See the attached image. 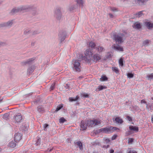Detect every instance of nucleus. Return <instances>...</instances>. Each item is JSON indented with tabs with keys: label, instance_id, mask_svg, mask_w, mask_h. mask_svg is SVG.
<instances>
[{
	"label": "nucleus",
	"instance_id": "obj_1",
	"mask_svg": "<svg viewBox=\"0 0 153 153\" xmlns=\"http://www.w3.org/2000/svg\"><path fill=\"white\" fill-rule=\"evenodd\" d=\"M25 12L31 11V13L33 16L38 15L39 13L38 9L34 5L25 6Z\"/></svg>",
	"mask_w": 153,
	"mask_h": 153
},
{
	"label": "nucleus",
	"instance_id": "obj_2",
	"mask_svg": "<svg viewBox=\"0 0 153 153\" xmlns=\"http://www.w3.org/2000/svg\"><path fill=\"white\" fill-rule=\"evenodd\" d=\"M86 121V123L89 127H93L101 123L100 121L95 119L92 120H88Z\"/></svg>",
	"mask_w": 153,
	"mask_h": 153
},
{
	"label": "nucleus",
	"instance_id": "obj_3",
	"mask_svg": "<svg viewBox=\"0 0 153 153\" xmlns=\"http://www.w3.org/2000/svg\"><path fill=\"white\" fill-rule=\"evenodd\" d=\"M73 66V69L74 71L77 72H80V63L79 60H73L72 61Z\"/></svg>",
	"mask_w": 153,
	"mask_h": 153
},
{
	"label": "nucleus",
	"instance_id": "obj_4",
	"mask_svg": "<svg viewBox=\"0 0 153 153\" xmlns=\"http://www.w3.org/2000/svg\"><path fill=\"white\" fill-rule=\"evenodd\" d=\"M25 6L20 7H15L11 10L10 13L12 15H14L17 13L21 12L22 11L25 12Z\"/></svg>",
	"mask_w": 153,
	"mask_h": 153
},
{
	"label": "nucleus",
	"instance_id": "obj_5",
	"mask_svg": "<svg viewBox=\"0 0 153 153\" xmlns=\"http://www.w3.org/2000/svg\"><path fill=\"white\" fill-rule=\"evenodd\" d=\"M62 15L61 10L59 8H56L54 11V17L57 20H60L61 19Z\"/></svg>",
	"mask_w": 153,
	"mask_h": 153
},
{
	"label": "nucleus",
	"instance_id": "obj_6",
	"mask_svg": "<svg viewBox=\"0 0 153 153\" xmlns=\"http://www.w3.org/2000/svg\"><path fill=\"white\" fill-rule=\"evenodd\" d=\"M66 35V33L65 31L62 30L59 32L58 36L61 43H62L65 40Z\"/></svg>",
	"mask_w": 153,
	"mask_h": 153
},
{
	"label": "nucleus",
	"instance_id": "obj_7",
	"mask_svg": "<svg viewBox=\"0 0 153 153\" xmlns=\"http://www.w3.org/2000/svg\"><path fill=\"white\" fill-rule=\"evenodd\" d=\"M13 24V20L9 21L7 22H2L0 24V27H10Z\"/></svg>",
	"mask_w": 153,
	"mask_h": 153
},
{
	"label": "nucleus",
	"instance_id": "obj_8",
	"mask_svg": "<svg viewBox=\"0 0 153 153\" xmlns=\"http://www.w3.org/2000/svg\"><path fill=\"white\" fill-rule=\"evenodd\" d=\"M35 59V58L33 57L30 58L26 61L21 62V64L22 66H24L27 64L30 65L33 63V61Z\"/></svg>",
	"mask_w": 153,
	"mask_h": 153
},
{
	"label": "nucleus",
	"instance_id": "obj_9",
	"mask_svg": "<svg viewBox=\"0 0 153 153\" xmlns=\"http://www.w3.org/2000/svg\"><path fill=\"white\" fill-rule=\"evenodd\" d=\"M114 39L117 42H118L120 44L123 42L122 37L117 35H114Z\"/></svg>",
	"mask_w": 153,
	"mask_h": 153
},
{
	"label": "nucleus",
	"instance_id": "obj_10",
	"mask_svg": "<svg viewBox=\"0 0 153 153\" xmlns=\"http://www.w3.org/2000/svg\"><path fill=\"white\" fill-rule=\"evenodd\" d=\"M14 121L16 122L19 123L22 120V115L19 114L18 113V114L15 115L14 117Z\"/></svg>",
	"mask_w": 153,
	"mask_h": 153
},
{
	"label": "nucleus",
	"instance_id": "obj_11",
	"mask_svg": "<svg viewBox=\"0 0 153 153\" xmlns=\"http://www.w3.org/2000/svg\"><path fill=\"white\" fill-rule=\"evenodd\" d=\"M22 134L19 132L15 134L14 137V141L16 142H17L21 139Z\"/></svg>",
	"mask_w": 153,
	"mask_h": 153
},
{
	"label": "nucleus",
	"instance_id": "obj_12",
	"mask_svg": "<svg viewBox=\"0 0 153 153\" xmlns=\"http://www.w3.org/2000/svg\"><path fill=\"white\" fill-rule=\"evenodd\" d=\"M80 125L81 129L82 130H85L87 128V126H88V124L86 123V121L85 122L84 121L81 122Z\"/></svg>",
	"mask_w": 153,
	"mask_h": 153
},
{
	"label": "nucleus",
	"instance_id": "obj_13",
	"mask_svg": "<svg viewBox=\"0 0 153 153\" xmlns=\"http://www.w3.org/2000/svg\"><path fill=\"white\" fill-rule=\"evenodd\" d=\"M100 132H102L105 133H110V128H102L99 129Z\"/></svg>",
	"mask_w": 153,
	"mask_h": 153
},
{
	"label": "nucleus",
	"instance_id": "obj_14",
	"mask_svg": "<svg viewBox=\"0 0 153 153\" xmlns=\"http://www.w3.org/2000/svg\"><path fill=\"white\" fill-rule=\"evenodd\" d=\"M144 25L149 29H151L153 28V24L150 22H144Z\"/></svg>",
	"mask_w": 153,
	"mask_h": 153
},
{
	"label": "nucleus",
	"instance_id": "obj_15",
	"mask_svg": "<svg viewBox=\"0 0 153 153\" xmlns=\"http://www.w3.org/2000/svg\"><path fill=\"white\" fill-rule=\"evenodd\" d=\"M35 69V67L34 65H32L30 66L27 69V72L29 74H31L33 71Z\"/></svg>",
	"mask_w": 153,
	"mask_h": 153
},
{
	"label": "nucleus",
	"instance_id": "obj_16",
	"mask_svg": "<svg viewBox=\"0 0 153 153\" xmlns=\"http://www.w3.org/2000/svg\"><path fill=\"white\" fill-rule=\"evenodd\" d=\"M93 57L94 61L96 62L101 59L100 56L98 54H94L93 56Z\"/></svg>",
	"mask_w": 153,
	"mask_h": 153
},
{
	"label": "nucleus",
	"instance_id": "obj_17",
	"mask_svg": "<svg viewBox=\"0 0 153 153\" xmlns=\"http://www.w3.org/2000/svg\"><path fill=\"white\" fill-rule=\"evenodd\" d=\"M81 58L82 60H84L85 62L89 63L91 62L92 57H86L85 56H81Z\"/></svg>",
	"mask_w": 153,
	"mask_h": 153
},
{
	"label": "nucleus",
	"instance_id": "obj_18",
	"mask_svg": "<svg viewBox=\"0 0 153 153\" xmlns=\"http://www.w3.org/2000/svg\"><path fill=\"white\" fill-rule=\"evenodd\" d=\"M133 27L135 29H139L141 28V26L140 23L136 22L134 24Z\"/></svg>",
	"mask_w": 153,
	"mask_h": 153
},
{
	"label": "nucleus",
	"instance_id": "obj_19",
	"mask_svg": "<svg viewBox=\"0 0 153 153\" xmlns=\"http://www.w3.org/2000/svg\"><path fill=\"white\" fill-rule=\"evenodd\" d=\"M135 2L136 4L140 5H143L146 2L145 0H135Z\"/></svg>",
	"mask_w": 153,
	"mask_h": 153
},
{
	"label": "nucleus",
	"instance_id": "obj_20",
	"mask_svg": "<svg viewBox=\"0 0 153 153\" xmlns=\"http://www.w3.org/2000/svg\"><path fill=\"white\" fill-rule=\"evenodd\" d=\"M114 121H115L116 123L118 124H122L123 122V120L120 118L119 117H116Z\"/></svg>",
	"mask_w": 153,
	"mask_h": 153
},
{
	"label": "nucleus",
	"instance_id": "obj_21",
	"mask_svg": "<svg viewBox=\"0 0 153 153\" xmlns=\"http://www.w3.org/2000/svg\"><path fill=\"white\" fill-rule=\"evenodd\" d=\"M92 53L89 50V49L87 50L85 52V55L87 57H92Z\"/></svg>",
	"mask_w": 153,
	"mask_h": 153
},
{
	"label": "nucleus",
	"instance_id": "obj_22",
	"mask_svg": "<svg viewBox=\"0 0 153 153\" xmlns=\"http://www.w3.org/2000/svg\"><path fill=\"white\" fill-rule=\"evenodd\" d=\"M143 11H140L138 13H136L134 15V17L132 18L134 19L135 18H139L140 17L143 15L142 13Z\"/></svg>",
	"mask_w": 153,
	"mask_h": 153
},
{
	"label": "nucleus",
	"instance_id": "obj_23",
	"mask_svg": "<svg viewBox=\"0 0 153 153\" xmlns=\"http://www.w3.org/2000/svg\"><path fill=\"white\" fill-rule=\"evenodd\" d=\"M129 128L130 130H132L137 132L138 131V128L136 126H129Z\"/></svg>",
	"mask_w": 153,
	"mask_h": 153
},
{
	"label": "nucleus",
	"instance_id": "obj_24",
	"mask_svg": "<svg viewBox=\"0 0 153 153\" xmlns=\"http://www.w3.org/2000/svg\"><path fill=\"white\" fill-rule=\"evenodd\" d=\"M95 49H96V50H97L98 52L100 53L102 52L104 50V48L101 46H99L98 48L96 47Z\"/></svg>",
	"mask_w": 153,
	"mask_h": 153
},
{
	"label": "nucleus",
	"instance_id": "obj_25",
	"mask_svg": "<svg viewBox=\"0 0 153 153\" xmlns=\"http://www.w3.org/2000/svg\"><path fill=\"white\" fill-rule=\"evenodd\" d=\"M79 99V97L77 96L76 97H69V101L70 102L75 101Z\"/></svg>",
	"mask_w": 153,
	"mask_h": 153
},
{
	"label": "nucleus",
	"instance_id": "obj_26",
	"mask_svg": "<svg viewBox=\"0 0 153 153\" xmlns=\"http://www.w3.org/2000/svg\"><path fill=\"white\" fill-rule=\"evenodd\" d=\"M9 146L10 147L13 148L16 146V144L14 141H12L9 143Z\"/></svg>",
	"mask_w": 153,
	"mask_h": 153
},
{
	"label": "nucleus",
	"instance_id": "obj_27",
	"mask_svg": "<svg viewBox=\"0 0 153 153\" xmlns=\"http://www.w3.org/2000/svg\"><path fill=\"white\" fill-rule=\"evenodd\" d=\"M89 46L91 47L92 49H95V44L92 41L90 42L89 44Z\"/></svg>",
	"mask_w": 153,
	"mask_h": 153
},
{
	"label": "nucleus",
	"instance_id": "obj_28",
	"mask_svg": "<svg viewBox=\"0 0 153 153\" xmlns=\"http://www.w3.org/2000/svg\"><path fill=\"white\" fill-rule=\"evenodd\" d=\"M37 110L39 112H42L44 111V109L42 105H39L38 106Z\"/></svg>",
	"mask_w": 153,
	"mask_h": 153
},
{
	"label": "nucleus",
	"instance_id": "obj_29",
	"mask_svg": "<svg viewBox=\"0 0 153 153\" xmlns=\"http://www.w3.org/2000/svg\"><path fill=\"white\" fill-rule=\"evenodd\" d=\"M77 145L79 146V149L82 150L83 149L82 145V143L80 141H78L76 143Z\"/></svg>",
	"mask_w": 153,
	"mask_h": 153
},
{
	"label": "nucleus",
	"instance_id": "obj_30",
	"mask_svg": "<svg viewBox=\"0 0 153 153\" xmlns=\"http://www.w3.org/2000/svg\"><path fill=\"white\" fill-rule=\"evenodd\" d=\"M108 79V78L105 76H102L100 78V81H107Z\"/></svg>",
	"mask_w": 153,
	"mask_h": 153
},
{
	"label": "nucleus",
	"instance_id": "obj_31",
	"mask_svg": "<svg viewBox=\"0 0 153 153\" xmlns=\"http://www.w3.org/2000/svg\"><path fill=\"white\" fill-rule=\"evenodd\" d=\"M112 69L113 71L115 72L116 74H117L119 73V70L117 67H112Z\"/></svg>",
	"mask_w": 153,
	"mask_h": 153
},
{
	"label": "nucleus",
	"instance_id": "obj_32",
	"mask_svg": "<svg viewBox=\"0 0 153 153\" xmlns=\"http://www.w3.org/2000/svg\"><path fill=\"white\" fill-rule=\"evenodd\" d=\"M146 78L148 79L151 80L153 79V73L147 75Z\"/></svg>",
	"mask_w": 153,
	"mask_h": 153
},
{
	"label": "nucleus",
	"instance_id": "obj_33",
	"mask_svg": "<svg viewBox=\"0 0 153 153\" xmlns=\"http://www.w3.org/2000/svg\"><path fill=\"white\" fill-rule=\"evenodd\" d=\"M109 128L111 133L117 130V129H118V130H119V128H117L116 127L110 126L109 127Z\"/></svg>",
	"mask_w": 153,
	"mask_h": 153
},
{
	"label": "nucleus",
	"instance_id": "obj_34",
	"mask_svg": "<svg viewBox=\"0 0 153 153\" xmlns=\"http://www.w3.org/2000/svg\"><path fill=\"white\" fill-rule=\"evenodd\" d=\"M106 88L107 87L105 86L100 85L98 87V89L99 91Z\"/></svg>",
	"mask_w": 153,
	"mask_h": 153
},
{
	"label": "nucleus",
	"instance_id": "obj_35",
	"mask_svg": "<svg viewBox=\"0 0 153 153\" xmlns=\"http://www.w3.org/2000/svg\"><path fill=\"white\" fill-rule=\"evenodd\" d=\"M9 115L8 114L6 113L4 114L2 118L4 119L7 120L9 119Z\"/></svg>",
	"mask_w": 153,
	"mask_h": 153
},
{
	"label": "nucleus",
	"instance_id": "obj_36",
	"mask_svg": "<svg viewBox=\"0 0 153 153\" xmlns=\"http://www.w3.org/2000/svg\"><path fill=\"white\" fill-rule=\"evenodd\" d=\"M149 43V40H146L143 42V45L144 46H148Z\"/></svg>",
	"mask_w": 153,
	"mask_h": 153
},
{
	"label": "nucleus",
	"instance_id": "obj_37",
	"mask_svg": "<svg viewBox=\"0 0 153 153\" xmlns=\"http://www.w3.org/2000/svg\"><path fill=\"white\" fill-rule=\"evenodd\" d=\"M119 63L120 66L122 67L123 66L124 64L123 58H121L119 59Z\"/></svg>",
	"mask_w": 153,
	"mask_h": 153
},
{
	"label": "nucleus",
	"instance_id": "obj_38",
	"mask_svg": "<svg viewBox=\"0 0 153 153\" xmlns=\"http://www.w3.org/2000/svg\"><path fill=\"white\" fill-rule=\"evenodd\" d=\"M63 107V105L62 104H60L57 106V107L56 108V110H55V111H57L59 110H60L61 108H62Z\"/></svg>",
	"mask_w": 153,
	"mask_h": 153
},
{
	"label": "nucleus",
	"instance_id": "obj_39",
	"mask_svg": "<svg viewBox=\"0 0 153 153\" xmlns=\"http://www.w3.org/2000/svg\"><path fill=\"white\" fill-rule=\"evenodd\" d=\"M77 4H78L80 6H82L83 2L82 0H76Z\"/></svg>",
	"mask_w": 153,
	"mask_h": 153
},
{
	"label": "nucleus",
	"instance_id": "obj_40",
	"mask_svg": "<svg viewBox=\"0 0 153 153\" xmlns=\"http://www.w3.org/2000/svg\"><path fill=\"white\" fill-rule=\"evenodd\" d=\"M66 121V120L63 117H61L59 120V122L61 123H63Z\"/></svg>",
	"mask_w": 153,
	"mask_h": 153
},
{
	"label": "nucleus",
	"instance_id": "obj_41",
	"mask_svg": "<svg viewBox=\"0 0 153 153\" xmlns=\"http://www.w3.org/2000/svg\"><path fill=\"white\" fill-rule=\"evenodd\" d=\"M127 34V33L126 32L124 31V32L123 33H120V36L122 37V38H126L125 36Z\"/></svg>",
	"mask_w": 153,
	"mask_h": 153
},
{
	"label": "nucleus",
	"instance_id": "obj_42",
	"mask_svg": "<svg viewBox=\"0 0 153 153\" xmlns=\"http://www.w3.org/2000/svg\"><path fill=\"white\" fill-rule=\"evenodd\" d=\"M55 83H53L51 85V87L50 88V90H53L55 88Z\"/></svg>",
	"mask_w": 153,
	"mask_h": 153
},
{
	"label": "nucleus",
	"instance_id": "obj_43",
	"mask_svg": "<svg viewBox=\"0 0 153 153\" xmlns=\"http://www.w3.org/2000/svg\"><path fill=\"white\" fill-rule=\"evenodd\" d=\"M76 6L75 5H73L70 7L69 8V10L70 11H71L74 10L76 7Z\"/></svg>",
	"mask_w": 153,
	"mask_h": 153
},
{
	"label": "nucleus",
	"instance_id": "obj_44",
	"mask_svg": "<svg viewBox=\"0 0 153 153\" xmlns=\"http://www.w3.org/2000/svg\"><path fill=\"white\" fill-rule=\"evenodd\" d=\"M41 139L40 138L38 137L36 141V146H38L40 144Z\"/></svg>",
	"mask_w": 153,
	"mask_h": 153
},
{
	"label": "nucleus",
	"instance_id": "obj_45",
	"mask_svg": "<svg viewBox=\"0 0 153 153\" xmlns=\"http://www.w3.org/2000/svg\"><path fill=\"white\" fill-rule=\"evenodd\" d=\"M114 48L117 50H118L120 51H123V49L122 47L115 46Z\"/></svg>",
	"mask_w": 153,
	"mask_h": 153
},
{
	"label": "nucleus",
	"instance_id": "obj_46",
	"mask_svg": "<svg viewBox=\"0 0 153 153\" xmlns=\"http://www.w3.org/2000/svg\"><path fill=\"white\" fill-rule=\"evenodd\" d=\"M82 97L85 98H88L89 97V95L87 94L82 93L81 94Z\"/></svg>",
	"mask_w": 153,
	"mask_h": 153
},
{
	"label": "nucleus",
	"instance_id": "obj_47",
	"mask_svg": "<svg viewBox=\"0 0 153 153\" xmlns=\"http://www.w3.org/2000/svg\"><path fill=\"white\" fill-rule=\"evenodd\" d=\"M127 76L129 78H131L133 77L134 75L132 73H129L127 74Z\"/></svg>",
	"mask_w": 153,
	"mask_h": 153
},
{
	"label": "nucleus",
	"instance_id": "obj_48",
	"mask_svg": "<svg viewBox=\"0 0 153 153\" xmlns=\"http://www.w3.org/2000/svg\"><path fill=\"white\" fill-rule=\"evenodd\" d=\"M30 33V30L29 29L26 30L24 31V34H27Z\"/></svg>",
	"mask_w": 153,
	"mask_h": 153
},
{
	"label": "nucleus",
	"instance_id": "obj_49",
	"mask_svg": "<svg viewBox=\"0 0 153 153\" xmlns=\"http://www.w3.org/2000/svg\"><path fill=\"white\" fill-rule=\"evenodd\" d=\"M48 125L47 124H45L44 125V130L47 131L46 128L48 126Z\"/></svg>",
	"mask_w": 153,
	"mask_h": 153
},
{
	"label": "nucleus",
	"instance_id": "obj_50",
	"mask_svg": "<svg viewBox=\"0 0 153 153\" xmlns=\"http://www.w3.org/2000/svg\"><path fill=\"white\" fill-rule=\"evenodd\" d=\"M39 33V32L37 30L34 31L32 34V35H34L37 34H38Z\"/></svg>",
	"mask_w": 153,
	"mask_h": 153
},
{
	"label": "nucleus",
	"instance_id": "obj_51",
	"mask_svg": "<svg viewBox=\"0 0 153 153\" xmlns=\"http://www.w3.org/2000/svg\"><path fill=\"white\" fill-rule=\"evenodd\" d=\"M117 137V135H114L111 137V140H115L116 138Z\"/></svg>",
	"mask_w": 153,
	"mask_h": 153
},
{
	"label": "nucleus",
	"instance_id": "obj_52",
	"mask_svg": "<svg viewBox=\"0 0 153 153\" xmlns=\"http://www.w3.org/2000/svg\"><path fill=\"white\" fill-rule=\"evenodd\" d=\"M141 103L142 104V103H145V104H146V107L147 108V106H148V105L147 104H146V101L145 100H141Z\"/></svg>",
	"mask_w": 153,
	"mask_h": 153
},
{
	"label": "nucleus",
	"instance_id": "obj_53",
	"mask_svg": "<svg viewBox=\"0 0 153 153\" xmlns=\"http://www.w3.org/2000/svg\"><path fill=\"white\" fill-rule=\"evenodd\" d=\"M133 139L131 138H129L128 140V143H131L132 142H133Z\"/></svg>",
	"mask_w": 153,
	"mask_h": 153
},
{
	"label": "nucleus",
	"instance_id": "obj_54",
	"mask_svg": "<svg viewBox=\"0 0 153 153\" xmlns=\"http://www.w3.org/2000/svg\"><path fill=\"white\" fill-rule=\"evenodd\" d=\"M127 117L128 120L129 121H132V119L131 117H130L129 116H127Z\"/></svg>",
	"mask_w": 153,
	"mask_h": 153
},
{
	"label": "nucleus",
	"instance_id": "obj_55",
	"mask_svg": "<svg viewBox=\"0 0 153 153\" xmlns=\"http://www.w3.org/2000/svg\"><path fill=\"white\" fill-rule=\"evenodd\" d=\"M111 10L113 11H117V9L115 7L111 8Z\"/></svg>",
	"mask_w": 153,
	"mask_h": 153
},
{
	"label": "nucleus",
	"instance_id": "obj_56",
	"mask_svg": "<svg viewBox=\"0 0 153 153\" xmlns=\"http://www.w3.org/2000/svg\"><path fill=\"white\" fill-rule=\"evenodd\" d=\"M131 132L130 130L128 131L127 132H126V136H128L131 134Z\"/></svg>",
	"mask_w": 153,
	"mask_h": 153
},
{
	"label": "nucleus",
	"instance_id": "obj_57",
	"mask_svg": "<svg viewBox=\"0 0 153 153\" xmlns=\"http://www.w3.org/2000/svg\"><path fill=\"white\" fill-rule=\"evenodd\" d=\"M40 101V100L39 98H37L36 99V100L34 101V103H38Z\"/></svg>",
	"mask_w": 153,
	"mask_h": 153
},
{
	"label": "nucleus",
	"instance_id": "obj_58",
	"mask_svg": "<svg viewBox=\"0 0 153 153\" xmlns=\"http://www.w3.org/2000/svg\"><path fill=\"white\" fill-rule=\"evenodd\" d=\"M105 142L107 144L108 143L110 142V140L109 139H105Z\"/></svg>",
	"mask_w": 153,
	"mask_h": 153
},
{
	"label": "nucleus",
	"instance_id": "obj_59",
	"mask_svg": "<svg viewBox=\"0 0 153 153\" xmlns=\"http://www.w3.org/2000/svg\"><path fill=\"white\" fill-rule=\"evenodd\" d=\"M133 108L134 109H135L136 110H138L139 109V107L136 106H133Z\"/></svg>",
	"mask_w": 153,
	"mask_h": 153
},
{
	"label": "nucleus",
	"instance_id": "obj_60",
	"mask_svg": "<svg viewBox=\"0 0 153 153\" xmlns=\"http://www.w3.org/2000/svg\"><path fill=\"white\" fill-rule=\"evenodd\" d=\"M128 153H137L136 151L134 150H130L129 152Z\"/></svg>",
	"mask_w": 153,
	"mask_h": 153
},
{
	"label": "nucleus",
	"instance_id": "obj_61",
	"mask_svg": "<svg viewBox=\"0 0 153 153\" xmlns=\"http://www.w3.org/2000/svg\"><path fill=\"white\" fill-rule=\"evenodd\" d=\"M4 99V97H0V103L2 102H3V100Z\"/></svg>",
	"mask_w": 153,
	"mask_h": 153
},
{
	"label": "nucleus",
	"instance_id": "obj_62",
	"mask_svg": "<svg viewBox=\"0 0 153 153\" xmlns=\"http://www.w3.org/2000/svg\"><path fill=\"white\" fill-rule=\"evenodd\" d=\"M109 15L110 16V17L111 18H113L114 17V16L111 13H109Z\"/></svg>",
	"mask_w": 153,
	"mask_h": 153
},
{
	"label": "nucleus",
	"instance_id": "obj_63",
	"mask_svg": "<svg viewBox=\"0 0 153 153\" xmlns=\"http://www.w3.org/2000/svg\"><path fill=\"white\" fill-rule=\"evenodd\" d=\"M114 150L113 149H111L109 151V153H114Z\"/></svg>",
	"mask_w": 153,
	"mask_h": 153
},
{
	"label": "nucleus",
	"instance_id": "obj_64",
	"mask_svg": "<svg viewBox=\"0 0 153 153\" xmlns=\"http://www.w3.org/2000/svg\"><path fill=\"white\" fill-rule=\"evenodd\" d=\"M69 87V86L68 84H66V85L65 86V88H66V89H67Z\"/></svg>",
	"mask_w": 153,
	"mask_h": 153
}]
</instances>
